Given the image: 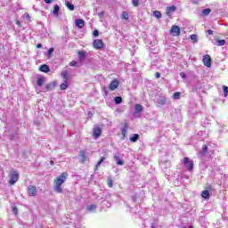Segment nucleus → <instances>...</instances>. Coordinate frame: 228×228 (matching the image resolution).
Masks as SVG:
<instances>
[{"mask_svg":"<svg viewBox=\"0 0 228 228\" xmlns=\"http://www.w3.org/2000/svg\"><path fill=\"white\" fill-rule=\"evenodd\" d=\"M67 177H69V174L67 172L62 173L61 175L57 176L53 181V190L56 193H63V189L61 188V184L67 181Z\"/></svg>","mask_w":228,"mask_h":228,"instance_id":"nucleus-1","label":"nucleus"},{"mask_svg":"<svg viewBox=\"0 0 228 228\" xmlns=\"http://www.w3.org/2000/svg\"><path fill=\"white\" fill-rule=\"evenodd\" d=\"M183 165L189 172H191V170H193V167H194L193 160L190 159V158L185 157L183 159Z\"/></svg>","mask_w":228,"mask_h":228,"instance_id":"nucleus-2","label":"nucleus"},{"mask_svg":"<svg viewBox=\"0 0 228 228\" xmlns=\"http://www.w3.org/2000/svg\"><path fill=\"white\" fill-rule=\"evenodd\" d=\"M142 112H143V106H142L141 104H135L134 117L138 118L140 117V113H142Z\"/></svg>","mask_w":228,"mask_h":228,"instance_id":"nucleus-3","label":"nucleus"},{"mask_svg":"<svg viewBox=\"0 0 228 228\" xmlns=\"http://www.w3.org/2000/svg\"><path fill=\"white\" fill-rule=\"evenodd\" d=\"M28 191L29 197H37V194L38 193V191L37 190V186L35 185H29Z\"/></svg>","mask_w":228,"mask_h":228,"instance_id":"nucleus-4","label":"nucleus"},{"mask_svg":"<svg viewBox=\"0 0 228 228\" xmlns=\"http://www.w3.org/2000/svg\"><path fill=\"white\" fill-rule=\"evenodd\" d=\"M94 49H102L104 47V42L101 39H94L93 42Z\"/></svg>","mask_w":228,"mask_h":228,"instance_id":"nucleus-5","label":"nucleus"},{"mask_svg":"<svg viewBox=\"0 0 228 228\" xmlns=\"http://www.w3.org/2000/svg\"><path fill=\"white\" fill-rule=\"evenodd\" d=\"M17 181H19V173H17V171H13L9 180V183H11V185H13Z\"/></svg>","mask_w":228,"mask_h":228,"instance_id":"nucleus-6","label":"nucleus"},{"mask_svg":"<svg viewBox=\"0 0 228 228\" xmlns=\"http://www.w3.org/2000/svg\"><path fill=\"white\" fill-rule=\"evenodd\" d=\"M171 33L173 37H179V35H181V28H179V26L174 25L171 28Z\"/></svg>","mask_w":228,"mask_h":228,"instance_id":"nucleus-7","label":"nucleus"},{"mask_svg":"<svg viewBox=\"0 0 228 228\" xmlns=\"http://www.w3.org/2000/svg\"><path fill=\"white\" fill-rule=\"evenodd\" d=\"M102 133V129L99 126H95L93 130V136L94 138H99Z\"/></svg>","mask_w":228,"mask_h":228,"instance_id":"nucleus-8","label":"nucleus"},{"mask_svg":"<svg viewBox=\"0 0 228 228\" xmlns=\"http://www.w3.org/2000/svg\"><path fill=\"white\" fill-rule=\"evenodd\" d=\"M75 26H77V28H78L79 29H83L85 28V20L83 19L76 20Z\"/></svg>","mask_w":228,"mask_h":228,"instance_id":"nucleus-9","label":"nucleus"},{"mask_svg":"<svg viewBox=\"0 0 228 228\" xmlns=\"http://www.w3.org/2000/svg\"><path fill=\"white\" fill-rule=\"evenodd\" d=\"M203 63L205 67H211V56L208 54L203 56Z\"/></svg>","mask_w":228,"mask_h":228,"instance_id":"nucleus-10","label":"nucleus"},{"mask_svg":"<svg viewBox=\"0 0 228 228\" xmlns=\"http://www.w3.org/2000/svg\"><path fill=\"white\" fill-rule=\"evenodd\" d=\"M118 85H119V82L118 80L115 79L113 80L112 82H110V86H109V90H117V88H118Z\"/></svg>","mask_w":228,"mask_h":228,"instance_id":"nucleus-11","label":"nucleus"},{"mask_svg":"<svg viewBox=\"0 0 228 228\" xmlns=\"http://www.w3.org/2000/svg\"><path fill=\"white\" fill-rule=\"evenodd\" d=\"M95 209H97L96 204L87 205L86 212V213H94V211H95Z\"/></svg>","mask_w":228,"mask_h":228,"instance_id":"nucleus-12","label":"nucleus"},{"mask_svg":"<svg viewBox=\"0 0 228 228\" xmlns=\"http://www.w3.org/2000/svg\"><path fill=\"white\" fill-rule=\"evenodd\" d=\"M175 10H177V7H175V5L167 7L166 15H168V17H170V14L174 13V12H175Z\"/></svg>","mask_w":228,"mask_h":228,"instance_id":"nucleus-13","label":"nucleus"},{"mask_svg":"<svg viewBox=\"0 0 228 228\" xmlns=\"http://www.w3.org/2000/svg\"><path fill=\"white\" fill-rule=\"evenodd\" d=\"M85 60H86V52L79 51L78 52V61H85Z\"/></svg>","mask_w":228,"mask_h":228,"instance_id":"nucleus-14","label":"nucleus"},{"mask_svg":"<svg viewBox=\"0 0 228 228\" xmlns=\"http://www.w3.org/2000/svg\"><path fill=\"white\" fill-rule=\"evenodd\" d=\"M39 70H40V72H45V74H47V72H51V69L46 64L41 65L39 67Z\"/></svg>","mask_w":228,"mask_h":228,"instance_id":"nucleus-15","label":"nucleus"},{"mask_svg":"<svg viewBox=\"0 0 228 228\" xmlns=\"http://www.w3.org/2000/svg\"><path fill=\"white\" fill-rule=\"evenodd\" d=\"M114 159H115L117 165H119V166L124 165V160H122V159H120L119 153H116L114 156Z\"/></svg>","mask_w":228,"mask_h":228,"instance_id":"nucleus-16","label":"nucleus"},{"mask_svg":"<svg viewBox=\"0 0 228 228\" xmlns=\"http://www.w3.org/2000/svg\"><path fill=\"white\" fill-rule=\"evenodd\" d=\"M138 140H140V134H134L130 136V142H132V143H136Z\"/></svg>","mask_w":228,"mask_h":228,"instance_id":"nucleus-17","label":"nucleus"},{"mask_svg":"<svg viewBox=\"0 0 228 228\" xmlns=\"http://www.w3.org/2000/svg\"><path fill=\"white\" fill-rule=\"evenodd\" d=\"M158 104H160V106H164V104H167V98L160 96L158 100H157Z\"/></svg>","mask_w":228,"mask_h":228,"instance_id":"nucleus-18","label":"nucleus"},{"mask_svg":"<svg viewBox=\"0 0 228 228\" xmlns=\"http://www.w3.org/2000/svg\"><path fill=\"white\" fill-rule=\"evenodd\" d=\"M53 14L55 17H58V15H60V5H58V4L54 5Z\"/></svg>","mask_w":228,"mask_h":228,"instance_id":"nucleus-19","label":"nucleus"},{"mask_svg":"<svg viewBox=\"0 0 228 228\" xmlns=\"http://www.w3.org/2000/svg\"><path fill=\"white\" fill-rule=\"evenodd\" d=\"M104 159H106V158L102 157L101 159L97 162V164L94 167L95 171H97L99 169V167H101V165H102V163L104 162Z\"/></svg>","mask_w":228,"mask_h":228,"instance_id":"nucleus-20","label":"nucleus"},{"mask_svg":"<svg viewBox=\"0 0 228 228\" xmlns=\"http://www.w3.org/2000/svg\"><path fill=\"white\" fill-rule=\"evenodd\" d=\"M61 77L63 78V81H69V71L63 70L61 73Z\"/></svg>","mask_w":228,"mask_h":228,"instance_id":"nucleus-21","label":"nucleus"},{"mask_svg":"<svg viewBox=\"0 0 228 228\" xmlns=\"http://www.w3.org/2000/svg\"><path fill=\"white\" fill-rule=\"evenodd\" d=\"M44 83H45V77H41L37 78V86H43Z\"/></svg>","mask_w":228,"mask_h":228,"instance_id":"nucleus-22","label":"nucleus"},{"mask_svg":"<svg viewBox=\"0 0 228 228\" xmlns=\"http://www.w3.org/2000/svg\"><path fill=\"white\" fill-rule=\"evenodd\" d=\"M69 88V81L63 80V83L61 84L60 89L61 90H67Z\"/></svg>","mask_w":228,"mask_h":228,"instance_id":"nucleus-23","label":"nucleus"},{"mask_svg":"<svg viewBox=\"0 0 228 228\" xmlns=\"http://www.w3.org/2000/svg\"><path fill=\"white\" fill-rule=\"evenodd\" d=\"M190 38L192 41V44H197L199 42V37H198L197 34L191 35Z\"/></svg>","mask_w":228,"mask_h":228,"instance_id":"nucleus-24","label":"nucleus"},{"mask_svg":"<svg viewBox=\"0 0 228 228\" xmlns=\"http://www.w3.org/2000/svg\"><path fill=\"white\" fill-rule=\"evenodd\" d=\"M126 134H127V123H126L125 126L121 128V134L123 138H126Z\"/></svg>","mask_w":228,"mask_h":228,"instance_id":"nucleus-25","label":"nucleus"},{"mask_svg":"<svg viewBox=\"0 0 228 228\" xmlns=\"http://www.w3.org/2000/svg\"><path fill=\"white\" fill-rule=\"evenodd\" d=\"M208 154V145H203L202 150L200 151L201 156H206Z\"/></svg>","mask_w":228,"mask_h":228,"instance_id":"nucleus-26","label":"nucleus"},{"mask_svg":"<svg viewBox=\"0 0 228 228\" xmlns=\"http://www.w3.org/2000/svg\"><path fill=\"white\" fill-rule=\"evenodd\" d=\"M201 197L203 199H209V191L205 190L201 192Z\"/></svg>","mask_w":228,"mask_h":228,"instance_id":"nucleus-27","label":"nucleus"},{"mask_svg":"<svg viewBox=\"0 0 228 228\" xmlns=\"http://www.w3.org/2000/svg\"><path fill=\"white\" fill-rule=\"evenodd\" d=\"M121 19H124L125 20H129V13H127V12H123L121 14Z\"/></svg>","mask_w":228,"mask_h":228,"instance_id":"nucleus-28","label":"nucleus"},{"mask_svg":"<svg viewBox=\"0 0 228 228\" xmlns=\"http://www.w3.org/2000/svg\"><path fill=\"white\" fill-rule=\"evenodd\" d=\"M80 158H82V163H85V160L86 159V152L85 151H80Z\"/></svg>","mask_w":228,"mask_h":228,"instance_id":"nucleus-29","label":"nucleus"},{"mask_svg":"<svg viewBox=\"0 0 228 228\" xmlns=\"http://www.w3.org/2000/svg\"><path fill=\"white\" fill-rule=\"evenodd\" d=\"M114 102H115V104H122V97L121 96L115 97Z\"/></svg>","mask_w":228,"mask_h":228,"instance_id":"nucleus-30","label":"nucleus"},{"mask_svg":"<svg viewBox=\"0 0 228 228\" xmlns=\"http://www.w3.org/2000/svg\"><path fill=\"white\" fill-rule=\"evenodd\" d=\"M66 6H67L68 9L70 10V12H73V10H74V4H71L70 2H69V1H66Z\"/></svg>","mask_w":228,"mask_h":228,"instance_id":"nucleus-31","label":"nucleus"},{"mask_svg":"<svg viewBox=\"0 0 228 228\" xmlns=\"http://www.w3.org/2000/svg\"><path fill=\"white\" fill-rule=\"evenodd\" d=\"M209 13H211V9L208 8L202 11V15L204 17H208V15H209Z\"/></svg>","mask_w":228,"mask_h":228,"instance_id":"nucleus-32","label":"nucleus"},{"mask_svg":"<svg viewBox=\"0 0 228 228\" xmlns=\"http://www.w3.org/2000/svg\"><path fill=\"white\" fill-rule=\"evenodd\" d=\"M153 16L156 17V19H161V12L159 11H154Z\"/></svg>","mask_w":228,"mask_h":228,"instance_id":"nucleus-33","label":"nucleus"},{"mask_svg":"<svg viewBox=\"0 0 228 228\" xmlns=\"http://www.w3.org/2000/svg\"><path fill=\"white\" fill-rule=\"evenodd\" d=\"M107 184L109 188H113V180L111 179V177L107 178Z\"/></svg>","mask_w":228,"mask_h":228,"instance_id":"nucleus-34","label":"nucleus"},{"mask_svg":"<svg viewBox=\"0 0 228 228\" xmlns=\"http://www.w3.org/2000/svg\"><path fill=\"white\" fill-rule=\"evenodd\" d=\"M216 44L218 46L225 45V40L224 39H217Z\"/></svg>","mask_w":228,"mask_h":228,"instance_id":"nucleus-35","label":"nucleus"},{"mask_svg":"<svg viewBox=\"0 0 228 228\" xmlns=\"http://www.w3.org/2000/svg\"><path fill=\"white\" fill-rule=\"evenodd\" d=\"M54 86H56L54 85V83H50V84L46 85L45 90H46V91L52 90V88H54Z\"/></svg>","mask_w":228,"mask_h":228,"instance_id":"nucleus-36","label":"nucleus"},{"mask_svg":"<svg viewBox=\"0 0 228 228\" xmlns=\"http://www.w3.org/2000/svg\"><path fill=\"white\" fill-rule=\"evenodd\" d=\"M223 90H224V96L227 97L228 96V86H223Z\"/></svg>","mask_w":228,"mask_h":228,"instance_id":"nucleus-37","label":"nucleus"},{"mask_svg":"<svg viewBox=\"0 0 228 228\" xmlns=\"http://www.w3.org/2000/svg\"><path fill=\"white\" fill-rule=\"evenodd\" d=\"M132 4L133 6H134L135 8L139 6L140 4V0H132Z\"/></svg>","mask_w":228,"mask_h":228,"instance_id":"nucleus-38","label":"nucleus"},{"mask_svg":"<svg viewBox=\"0 0 228 228\" xmlns=\"http://www.w3.org/2000/svg\"><path fill=\"white\" fill-rule=\"evenodd\" d=\"M180 97H181V93L179 92H175L173 95L174 99H180Z\"/></svg>","mask_w":228,"mask_h":228,"instance_id":"nucleus-39","label":"nucleus"},{"mask_svg":"<svg viewBox=\"0 0 228 228\" xmlns=\"http://www.w3.org/2000/svg\"><path fill=\"white\" fill-rule=\"evenodd\" d=\"M54 53V48H50L46 53V56H51Z\"/></svg>","mask_w":228,"mask_h":228,"instance_id":"nucleus-40","label":"nucleus"},{"mask_svg":"<svg viewBox=\"0 0 228 228\" xmlns=\"http://www.w3.org/2000/svg\"><path fill=\"white\" fill-rule=\"evenodd\" d=\"M76 65H77V62L76 61H72L69 62L70 67H76Z\"/></svg>","mask_w":228,"mask_h":228,"instance_id":"nucleus-41","label":"nucleus"},{"mask_svg":"<svg viewBox=\"0 0 228 228\" xmlns=\"http://www.w3.org/2000/svg\"><path fill=\"white\" fill-rule=\"evenodd\" d=\"M180 77H182V79H185L186 78V73L181 72L180 73Z\"/></svg>","mask_w":228,"mask_h":228,"instance_id":"nucleus-42","label":"nucleus"},{"mask_svg":"<svg viewBox=\"0 0 228 228\" xmlns=\"http://www.w3.org/2000/svg\"><path fill=\"white\" fill-rule=\"evenodd\" d=\"M93 36H94V37H99V30L95 29V30L93 32Z\"/></svg>","mask_w":228,"mask_h":228,"instance_id":"nucleus-43","label":"nucleus"},{"mask_svg":"<svg viewBox=\"0 0 228 228\" xmlns=\"http://www.w3.org/2000/svg\"><path fill=\"white\" fill-rule=\"evenodd\" d=\"M155 77H156L157 79H159V77H161V73L156 72V73H155Z\"/></svg>","mask_w":228,"mask_h":228,"instance_id":"nucleus-44","label":"nucleus"},{"mask_svg":"<svg viewBox=\"0 0 228 228\" xmlns=\"http://www.w3.org/2000/svg\"><path fill=\"white\" fill-rule=\"evenodd\" d=\"M103 92L105 94V97H107V95L110 94V92H108V89L106 87H103Z\"/></svg>","mask_w":228,"mask_h":228,"instance_id":"nucleus-45","label":"nucleus"},{"mask_svg":"<svg viewBox=\"0 0 228 228\" xmlns=\"http://www.w3.org/2000/svg\"><path fill=\"white\" fill-rule=\"evenodd\" d=\"M18 211L17 207L12 208V213H14V215H17Z\"/></svg>","mask_w":228,"mask_h":228,"instance_id":"nucleus-46","label":"nucleus"},{"mask_svg":"<svg viewBox=\"0 0 228 228\" xmlns=\"http://www.w3.org/2000/svg\"><path fill=\"white\" fill-rule=\"evenodd\" d=\"M98 17H104V11L98 12Z\"/></svg>","mask_w":228,"mask_h":228,"instance_id":"nucleus-47","label":"nucleus"},{"mask_svg":"<svg viewBox=\"0 0 228 228\" xmlns=\"http://www.w3.org/2000/svg\"><path fill=\"white\" fill-rule=\"evenodd\" d=\"M45 3L46 4H51V3H53V0H45Z\"/></svg>","mask_w":228,"mask_h":228,"instance_id":"nucleus-48","label":"nucleus"},{"mask_svg":"<svg viewBox=\"0 0 228 228\" xmlns=\"http://www.w3.org/2000/svg\"><path fill=\"white\" fill-rule=\"evenodd\" d=\"M133 202H136V195L132 196Z\"/></svg>","mask_w":228,"mask_h":228,"instance_id":"nucleus-49","label":"nucleus"},{"mask_svg":"<svg viewBox=\"0 0 228 228\" xmlns=\"http://www.w3.org/2000/svg\"><path fill=\"white\" fill-rule=\"evenodd\" d=\"M37 49H42V44H37Z\"/></svg>","mask_w":228,"mask_h":228,"instance_id":"nucleus-50","label":"nucleus"},{"mask_svg":"<svg viewBox=\"0 0 228 228\" xmlns=\"http://www.w3.org/2000/svg\"><path fill=\"white\" fill-rule=\"evenodd\" d=\"M208 35H213V30H212V29H208Z\"/></svg>","mask_w":228,"mask_h":228,"instance_id":"nucleus-51","label":"nucleus"},{"mask_svg":"<svg viewBox=\"0 0 228 228\" xmlns=\"http://www.w3.org/2000/svg\"><path fill=\"white\" fill-rule=\"evenodd\" d=\"M24 17H25L26 19H29V14L25 13V14H24Z\"/></svg>","mask_w":228,"mask_h":228,"instance_id":"nucleus-52","label":"nucleus"},{"mask_svg":"<svg viewBox=\"0 0 228 228\" xmlns=\"http://www.w3.org/2000/svg\"><path fill=\"white\" fill-rule=\"evenodd\" d=\"M50 165H52V166L54 165V161L51 160Z\"/></svg>","mask_w":228,"mask_h":228,"instance_id":"nucleus-53","label":"nucleus"},{"mask_svg":"<svg viewBox=\"0 0 228 228\" xmlns=\"http://www.w3.org/2000/svg\"><path fill=\"white\" fill-rule=\"evenodd\" d=\"M16 24H17L18 26H20V21H17Z\"/></svg>","mask_w":228,"mask_h":228,"instance_id":"nucleus-54","label":"nucleus"},{"mask_svg":"<svg viewBox=\"0 0 228 228\" xmlns=\"http://www.w3.org/2000/svg\"><path fill=\"white\" fill-rule=\"evenodd\" d=\"M183 228H193V226H185Z\"/></svg>","mask_w":228,"mask_h":228,"instance_id":"nucleus-55","label":"nucleus"},{"mask_svg":"<svg viewBox=\"0 0 228 228\" xmlns=\"http://www.w3.org/2000/svg\"><path fill=\"white\" fill-rule=\"evenodd\" d=\"M166 163H167V165H170V161H166Z\"/></svg>","mask_w":228,"mask_h":228,"instance_id":"nucleus-56","label":"nucleus"}]
</instances>
